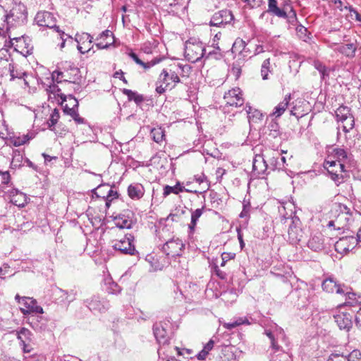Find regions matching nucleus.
I'll return each mask as SVG.
<instances>
[{"mask_svg":"<svg viewBox=\"0 0 361 361\" xmlns=\"http://www.w3.org/2000/svg\"><path fill=\"white\" fill-rule=\"evenodd\" d=\"M290 99V95H286L283 101L279 103L277 106L274 107L273 112L271 114V116H274L275 118H279L286 110Z\"/></svg>","mask_w":361,"mask_h":361,"instance_id":"5701e85b","label":"nucleus"},{"mask_svg":"<svg viewBox=\"0 0 361 361\" xmlns=\"http://www.w3.org/2000/svg\"><path fill=\"white\" fill-rule=\"evenodd\" d=\"M156 85H157L156 92H157V93H158L159 94H164L168 88L172 89L173 87H175V85H173L171 87H166V85H164L163 83L157 84L156 82Z\"/></svg>","mask_w":361,"mask_h":361,"instance_id":"6e6d98bb","label":"nucleus"},{"mask_svg":"<svg viewBox=\"0 0 361 361\" xmlns=\"http://www.w3.org/2000/svg\"><path fill=\"white\" fill-rule=\"evenodd\" d=\"M344 8L346 10H348L350 11V13H351V16L353 14H354L355 16L356 20L361 22V15L352 6H344Z\"/></svg>","mask_w":361,"mask_h":361,"instance_id":"680f3d73","label":"nucleus"},{"mask_svg":"<svg viewBox=\"0 0 361 361\" xmlns=\"http://www.w3.org/2000/svg\"><path fill=\"white\" fill-rule=\"evenodd\" d=\"M269 72H270V59H267L263 61L261 68V75L263 80L268 79Z\"/></svg>","mask_w":361,"mask_h":361,"instance_id":"c03bdc74","label":"nucleus"},{"mask_svg":"<svg viewBox=\"0 0 361 361\" xmlns=\"http://www.w3.org/2000/svg\"><path fill=\"white\" fill-rule=\"evenodd\" d=\"M245 111L247 116L248 121H250L251 119H262V114L257 109H253L252 106L249 105H246L244 108Z\"/></svg>","mask_w":361,"mask_h":361,"instance_id":"72a5a7b5","label":"nucleus"},{"mask_svg":"<svg viewBox=\"0 0 361 361\" xmlns=\"http://www.w3.org/2000/svg\"><path fill=\"white\" fill-rule=\"evenodd\" d=\"M190 51H194L195 54V56H191L190 59L192 61H197L203 57L207 58V49L200 44H193L192 47H187L186 53L188 56H190Z\"/></svg>","mask_w":361,"mask_h":361,"instance_id":"a211bd4d","label":"nucleus"},{"mask_svg":"<svg viewBox=\"0 0 361 361\" xmlns=\"http://www.w3.org/2000/svg\"><path fill=\"white\" fill-rule=\"evenodd\" d=\"M106 286L107 292L111 294H117L121 290L120 286L114 281H111V279L106 281Z\"/></svg>","mask_w":361,"mask_h":361,"instance_id":"79ce46f5","label":"nucleus"},{"mask_svg":"<svg viewBox=\"0 0 361 361\" xmlns=\"http://www.w3.org/2000/svg\"><path fill=\"white\" fill-rule=\"evenodd\" d=\"M204 209V207H202V208L197 209L192 212L191 221H190V224H189V228H190V233L194 232L195 228L197 225L198 219L202 216Z\"/></svg>","mask_w":361,"mask_h":361,"instance_id":"2f4dec72","label":"nucleus"},{"mask_svg":"<svg viewBox=\"0 0 361 361\" xmlns=\"http://www.w3.org/2000/svg\"><path fill=\"white\" fill-rule=\"evenodd\" d=\"M251 8L258 7L261 5L262 0H243Z\"/></svg>","mask_w":361,"mask_h":361,"instance_id":"338daca9","label":"nucleus"},{"mask_svg":"<svg viewBox=\"0 0 361 361\" xmlns=\"http://www.w3.org/2000/svg\"><path fill=\"white\" fill-rule=\"evenodd\" d=\"M60 36V39L62 40V42L60 44V48L63 49L65 47V44L66 42V39H64V37H67V38H70V42L72 43L73 41V39L71 36L65 33L63 31L61 30V32H58Z\"/></svg>","mask_w":361,"mask_h":361,"instance_id":"bf43d9fd","label":"nucleus"},{"mask_svg":"<svg viewBox=\"0 0 361 361\" xmlns=\"http://www.w3.org/2000/svg\"><path fill=\"white\" fill-rule=\"evenodd\" d=\"M314 67L317 69L320 73L321 78L322 80H325L329 75V68H328L325 65H324L319 61H314Z\"/></svg>","mask_w":361,"mask_h":361,"instance_id":"f704fd0d","label":"nucleus"},{"mask_svg":"<svg viewBox=\"0 0 361 361\" xmlns=\"http://www.w3.org/2000/svg\"><path fill=\"white\" fill-rule=\"evenodd\" d=\"M324 168L329 171L330 170V168H334L337 167L338 165V162L336 161V159H334L331 156V153L330 152V154H329L327 159L324 161Z\"/></svg>","mask_w":361,"mask_h":361,"instance_id":"49530a36","label":"nucleus"},{"mask_svg":"<svg viewBox=\"0 0 361 361\" xmlns=\"http://www.w3.org/2000/svg\"><path fill=\"white\" fill-rule=\"evenodd\" d=\"M128 194L130 198L139 200L144 195V188L140 184H131L128 188Z\"/></svg>","mask_w":361,"mask_h":361,"instance_id":"a878e982","label":"nucleus"},{"mask_svg":"<svg viewBox=\"0 0 361 361\" xmlns=\"http://www.w3.org/2000/svg\"><path fill=\"white\" fill-rule=\"evenodd\" d=\"M331 153L332 157L338 162V168L343 169L345 167L350 169L353 166L354 159L353 155L345 149L336 147L332 149Z\"/></svg>","mask_w":361,"mask_h":361,"instance_id":"39448f33","label":"nucleus"},{"mask_svg":"<svg viewBox=\"0 0 361 361\" xmlns=\"http://www.w3.org/2000/svg\"><path fill=\"white\" fill-rule=\"evenodd\" d=\"M350 168L345 167L341 169L338 167L330 168L328 173L330 174L331 179L335 182L336 185H339L344 180L345 176L343 173H347L350 171Z\"/></svg>","mask_w":361,"mask_h":361,"instance_id":"6ab92c4d","label":"nucleus"},{"mask_svg":"<svg viewBox=\"0 0 361 361\" xmlns=\"http://www.w3.org/2000/svg\"><path fill=\"white\" fill-rule=\"evenodd\" d=\"M66 73V79L63 80L65 82L74 83L78 84L77 90H79L80 87L78 85L79 82L81 80V75L80 69L76 67L73 63H68L67 66L64 68Z\"/></svg>","mask_w":361,"mask_h":361,"instance_id":"9b49d317","label":"nucleus"},{"mask_svg":"<svg viewBox=\"0 0 361 361\" xmlns=\"http://www.w3.org/2000/svg\"><path fill=\"white\" fill-rule=\"evenodd\" d=\"M13 63L8 61V59H4L0 57V73H4V70H8L9 65Z\"/></svg>","mask_w":361,"mask_h":361,"instance_id":"3c124183","label":"nucleus"},{"mask_svg":"<svg viewBox=\"0 0 361 361\" xmlns=\"http://www.w3.org/2000/svg\"><path fill=\"white\" fill-rule=\"evenodd\" d=\"M60 291L63 293L62 296H65V300L69 303L75 299V293L71 291L68 293L67 291L60 289Z\"/></svg>","mask_w":361,"mask_h":361,"instance_id":"4d7b16f0","label":"nucleus"},{"mask_svg":"<svg viewBox=\"0 0 361 361\" xmlns=\"http://www.w3.org/2000/svg\"><path fill=\"white\" fill-rule=\"evenodd\" d=\"M59 118V111L57 109H54L51 114L50 118L47 121L48 128L53 130L52 127L57 123Z\"/></svg>","mask_w":361,"mask_h":361,"instance_id":"37998d69","label":"nucleus"},{"mask_svg":"<svg viewBox=\"0 0 361 361\" xmlns=\"http://www.w3.org/2000/svg\"><path fill=\"white\" fill-rule=\"evenodd\" d=\"M233 16L229 10H221L215 13L210 20V25L220 27L231 23Z\"/></svg>","mask_w":361,"mask_h":361,"instance_id":"9d476101","label":"nucleus"},{"mask_svg":"<svg viewBox=\"0 0 361 361\" xmlns=\"http://www.w3.org/2000/svg\"><path fill=\"white\" fill-rule=\"evenodd\" d=\"M224 99L226 105L238 107L244 104L241 90L239 88L232 89L224 94Z\"/></svg>","mask_w":361,"mask_h":361,"instance_id":"1a4fd4ad","label":"nucleus"},{"mask_svg":"<svg viewBox=\"0 0 361 361\" xmlns=\"http://www.w3.org/2000/svg\"><path fill=\"white\" fill-rule=\"evenodd\" d=\"M354 126V118L353 116H350L347 121H344L342 128L343 130L345 133L348 132L350 129H352Z\"/></svg>","mask_w":361,"mask_h":361,"instance_id":"09e8293b","label":"nucleus"},{"mask_svg":"<svg viewBox=\"0 0 361 361\" xmlns=\"http://www.w3.org/2000/svg\"><path fill=\"white\" fill-rule=\"evenodd\" d=\"M335 322L340 330L348 332L353 327V317L348 312H338L334 315Z\"/></svg>","mask_w":361,"mask_h":361,"instance_id":"f8f14e48","label":"nucleus"},{"mask_svg":"<svg viewBox=\"0 0 361 361\" xmlns=\"http://www.w3.org/2000/svg\"><path fill=\"white\" fill-rule=\"evenodd\" d=\"M150 135L153 140L157 143H160L165 137L164 130L161 128H154L152 129Z\"/></svg>","mask_w":361,"mask_h":361,"instance_id":"e433bc0d","label":"nucleus"},{"mask_svg":"<svg viewBox=\"0 0 361 361\" xmlns=\"http://www.w3.org/2000/svg\"><path fill=\"white\" fill-rule=\"evenodd\" d=\"M268 12L279 17L286 18L287 13L277 6V0H268Z\"/></svg>","mask_w":361,"mask_h":361,"instance_id":"bb28decb","label":"nucleus"},{"mask_svg":"<svg viewBox=\"0 0 361 361\" xmlns=\"http://www.w3.org/2000/svg\"><path fill=\"white\" fill-rule=\"evenodd\" d=\"M286 18H288V21L290 23H293L295 21L297 20L296 13L292 7L290 8V11L289 12L288 15L287 14Z\"/></svg>","mask_w":361,"mask_h":361,"instance_id":"774afa93","label":"nucleus"},{"mask_svg":"<svg viewBox=\"0 0 361 361\" xmlns=\"http://www.w3.org/2000/svg\"><path fill=\"white\" fill-rule=\"evenodd\" d=\"M231 73L235 75L236 78H238L241 73V68L240 66L233 63L231 69Z\"/></svg>","mask_w":361,"mask_h":361,"instance_id":"0e129e2a","label":"nucleus"},{"mask_svg":"<svg viewBox=\"0 0 361 361\" xmlns=\"http://www.w3.org/2000/svg\"><path fill=\"white\" fill-rule=\"evenodd\" d=\"M12 142L14 146H20L27 142V138L24 137L23 135L22 137H13Z\"/></svg>","mask_w":361,"mask_h":361,"instance_id":"13d9d810","label":"nucleus"},{"mask_svg":"<svg viewBox=\"0 0 361 361\" xmlns=\"http://www.w3.org/2000/svg\"><path fill=\"white\" fill-rule=\"evenodd\" d=\"M327 361H345V357L344 355L339 353H332L329 357Z\"/></svg>","mask_w":361,"mask_h":361,"instance_id":"052dcab7","label":"nucleus"},{"mask_svg":"<svg viewBox=\"0 0 361 361\" xmlns=\"http://www.w3.org/2000/svg\"><path fill=\"white\" fill-rule=\"evenodd\" d=\"M170 350H173L176 352L178 355H185V354L188 356L192 354V350L190 349H180L176 346H171Z\"/></svg>","mask_w":361,"mask_h":361,"instance_id":"864d4df0","label":"nucleus"},{"mask_svg":"<svg viewBox=\"0 0 361 361\" xmlns=\"http://www.w3.org/2000/svg\"><path fill=\"white\" fill-rule=\"evenodd\" d=\"M23 159V154L20 150L16 149L13 152V158L11 163L12 168H17L21 166Z\"/></svg>","mask_w":361,"mask_h":361,"instance_id":"58836bf2","label":"nucleus"},{"mask_svg":"<svg viewBox=\"0 0 361 361\" xmlns=\"http://www.w3.org/2000/svg\"><path fill=\"white\" fill-rule=\"evenodd\" d=\"M212 47L214 49L212 51H207V59L209 57H214L215 59H221L223 57V54L221 52L220 48L218 45V42L212 41Z\"/></svg>","mask_w":361,"mask_h":361,"instance_id":"4c0bfd02","label":"nucleus"},{"mask_svg":"<svg viewBox=\"0 0 361 361\" xmlns=\"http://www.w3.org/2000/svg\"><path fill=\"white\" fill-rule=\"evenodd\" d=\"M268 135L271 138H277L281 135L280 127L278 123L271 121L268 126Z\"/></svg>","mask_w":361,"mask_h":361,"instance_id":"c9c22d12","label":"nucleus"},{"mask_svg":"<svg viewBox=\"0 0 361 361\" xmlns=\"http://www.w3.org/2000/svg\"><path fill=\"white\" fill-rule=\"evenodd\" d=\"M322 287L323 290L327 293H332L336 292L337 294L340 295L345 293L343 288L345 286H341L340 283H338L333 277H329L324 279L322 282Z\"/></svg>","mask_w":361,"mask_h":361,"instance_id":"dca6fc26","label":"nucleus"},{"mask_svg":"<svg viewBox=\"0 0 361 361\" xmlns=\"http://www.w3.org/2000/svg\"><path fill=\"white\" fill-rule=\"evenodd\" d=\"M180 81V78L175 71L164 68L159 74L157 83H163L166 85V87H171L172 82L176 84Z\"/></svg>","mask_w":361,"mask_h":361,"instance_id":"ddd939ff","label":"nucleus"},{"mask_svg":"<svg viewBox=\"0 0 361 361\" xmlns=\"http://www.w3.org/2000/svg\"><path fill=\"white\" fill-rule=\"evenodd\" d=\"M293 224L290 225L288 228V238L291 243H297L302 240V231L300 227L295 224L293 221Z\"/></svg>","mask_w":361,"mask_h":361,"instance_id":"aec40b11","label":"nucleus"},{"mask_svg":"<svg viewBox=\"0 0 361 361\" xmlns=\"http://www.w3.org/2000/svg\"><path fill=\"white\" fill-rule=\"evenodd\" d=\"M166 323L163 324L162 322L156 323L153 326V333L157 341L160 345L158 349V353L160 355L161 353L165 354L170 350L171 346H169V337L166 328Z\"/></svg>","mask_w":361,"mask_h":361,"instance_id":"f03ea898","label":"nucleus"},{"mask_svg":"<svg viewBox=\"0 0 361 361\" xmlns=\"http://www.w3.org/2000/svg\"><path fill=\"white\" fill-rule=\"evenodd\" d=\"M184 190L186 191V192H193L195 194H197V193L200 192H198L197 190L192 191V190H190L188 189H185V188L181 186L180 183L178 182L176 183V185H174V186L166 185L164 188L163 195H164V197L168 196L171 193H174V194L178 195L179 192H183Z\"/></svg>","mask_w":361,"mask_h":361,"instance_id":"b1692460","label":"nucleus"},{"mask_svg":"<svg viewBox=\"0 0 361 361\" xmlns=\"http://www.w3.org/2000/svg\"><path fill=\"white\" fill-rule=\"evenodd\" d=\"M122 92L128 97L129 101H134L137 105H140L144 101L143 96L137 92L128 89H123Z\"/></svg>","mask_w":361,"mask_h":361,"instance_id":"c756f323","label":"nucleus"},{"mask_svg":"<svg viewBox=\"0 0 361 361\" xmlns=\"http://www.w3.org/2000/svg\"><path fill=\"white\" fill-rule=\"evenodd\" d=\"M63 77H66L64 72L58 70L54 71L51 74L53 80L56 81L57 83L61 82L62 80H59V78H63Z\"/></svg>","mask_w":361,"mask_h":361,"instance_id":"603ef678","label":"nucleus"},{"mask_svg":"<svg viewBox=\"0 0 361 361\" xmlns=\"http://www.w3.org/2000/svg\"><path fill=\"white\" fill-rule=\"evenodd\" d=\"M85 303L90 310L94 312H104L110 307L109 300L99 295L92 296L87 299Z\"/></svg>","mask_w":361,"mask_h":361,"instance_id":"0eeeda50","label":"nucleus"},{"mask_svg":"<svg viewBox=\"0 0 361 361\" xmlns=\"http://www.w3.org/2000/svg\"><path fill=\"white\" fill-rule=\"evenodd\" d=\"M128 55L137 64L142 66L145 69H149L161 61V58H155L149 62L145 63L133 51L130 52Z\"/></svg>","mask_w":361,"mask_h":361,"instance_id":"393cba45","label":"nucleus"},{"mask_svg":"<svg viewBox=\"0 0 361 361\" xmlns=\"http://www.w3.org/2000/svg\"><path fill=\"white\" fill-rule=\"evenodd\" d=\"M30 319V320L29 323L33 329H35L36 331H41V330L45 329L46 323L41 322V321L43 320L42 317L34 316V317H32V318Z\"/></svg>","mask_w":361,"mask_h":361,"instance_id":"473e14b6","label":"nucleus"},{"mask_svg":"<svg viewBox=\"0 0 361 361\" xmlns=\"http://www.w3.org/2000/svg\"><path fill=\"white\" fill-rule=\"evenodd\" d=\"M345 361H361V352L359 350H353L347 355H344Z\"/></svg>","mask_w":361,"mask_h":361,"instance_id":"de8ad7c7","label":"nucleus"},{"mask_svg":"<svg viewBox=\"0 0 361 361\" xmlns=\"http://www.w3.org/2000/svg\"><path fill=\"white\" fill-rule=\"evenodd\" d=\"M184 244L179 238H172L166 241L162 247V250L168 256H180L184 248Z\"/></svg>","mask_w":361,"mask_h":361,"instance_id":"6e6552de","label":"nucleus"},{"mask_svg":"<svg viewBox=\"0 0 361 361\" xmlns=\"http://www.w3.org/2000/svg\"><path fill=\"white\" fill-rule=\"evenodd\" d=\"M0 16L6 30L24 25L27 22V10L25 5L21 2L13 1L9 10H5L0 5Z\"/></svg>","mask_w":361,"mask_h":361,"instance_id":"f257e3e1","label":"nucleus"},{"mask_svg":"<svg viewBox=\"0 0 361 361\" xmlns=\"http://www.w3.org/2000/svg\"><path fill=\"white\" fill-rule=\"evenodd\" d=\"M35 21L39 26L54 29L56 32H61L59 26L56 25V18L48 11H39L35 16Z\"/></svg>","mask_w":361,"mask_h":361,"instance_id":"423d86ee","label":"nucleus"},{"mask_svg":"<svg viewBox=\"0 0 361 361\" xmlns=\"http://www.w3.org/2000/svg\"><path fill=\"white\" fill-rule=\"evenodd\" d=\"M253 171L258 174L264 173L268 169L267 161L262 155H256L252 164Z\"/></svg>","mask_w":361,"mask_h":361,"instance_id":"412c9836","label":"nucleus"},{"mask_svg":"<svg viewBox=\"0 0 361 361\" xmlns=\"http://www.w3.org/2000/svg\"><path fill=\"white\" fill-rule=\"evenodd\" d=\"M270 164L271 165V169L275 170L277 169H281V163L277 159V157H273L269 160Z\"/></svg>","mask_w":361,"mask_h":361,"instance_id":"e2e57ef3","label":"nucleus"},{"mask_svg":"<svg viewBox=\"0 0 361 361\" xmlns=\"http://www.w3.org/2000/svg\"><path fill=\"white\" fill-rule=\"evenodd\" d=\"M71 116L75 121V123L78 124L85 123V119L80 117L79 114L78 113V109H75L74 111H72Z\"/></svg>","mask_w":361,"mask_h":361,"instance_id":"5fc2aeb1","label":"nucleus"},{"mask_svg":"<svg viewBox=\"0 0 361 361\" xmlns=\"http://www.w3.org/2000/svg\"><path fill=\"white\" fill-rule=\"evenodd\" d=\"M22 304L25 308H20V311L24 315L30 313H43L42 307L37 305V302L35 299L28 297H22Z\"/></svg>","mask_w":361,"mask_h":361,"instance_id":"4468645a","label":"nucleus"},{"mask_svg":"<svg viewBox=\"0 0 361 361\" xmlns=\"http://www.w3.org/2000/svg\"><path fill=\"white\" fill-rule=\"evenodd\" d=\"M134 239L132 234H126L123 239L114 241L112 247L123 255H134L136 252L135 245L133 244Z\"/></svg>","mask_w":361,"mask_h":361,"instance_id":"7ed1b4c3","label":"nucleus"},{"mask_svg":"<svg viewBox=\"0 0 361 361\" xmlns=\"http://www.w3.org/2000/svg\"><path fill=\"white\" fill-rule=\"evenodd\" d=\"M102 189H107L106 196H103L104 198L106 197V205L109 207L110 202L114 200L118 197V192L116 190H114L112 188L109 187V185H99L96 190H102Z\"/></svg>","mask_w":361,"mask_h":361,"instance_id":"c85d7f7f","label":"nucleus"},{"mask_svg":"<svg viewBox=\"0 0 361 361\" xmlns=\"http://www.w3.org/2000/svg\"><path fill=\"white\" fill-rule=\"evenodd\" d=\"M265 334L267 336V337L269 338V340L271 341V348L275 352L279 351L281 349V347L279 345H278V343L276 342L274 333L273 331H271V330H265Z\"/></svg>","mask_w":361,"mask_h":361,"instance_id":"a19ab883","label":"nucleus"},{"mask_svg":"<svg viewBox=\"0 0 361 361\" xmlns=\"http://www.w3.org/2000/svg\"><path fill=\"white\" fill-rule=\"evenodd\" d=\"M93 37L87 32H83L80 35L77 34L75 37V41L78 42V49L82 53L85 54L89 51L91 49V44Z\"/></svg>","mask_w":361,"mask_h":361,"instance_id":"2eb2a0df","label":"nucleus"},{"mask_svg":"<svg viewBox=\"0 0 361 361\" xmlns=\"http://www.w3.org/2000/svg\"><path fill=\"white\" fill-rule=\"evenodd\" d=\"M355 324L356 327L361 331V308H360L355 316Z\"/></svg>","mask_w":361,"mask_h":361,"instance_id":"69168bd1","label":"nucleus"},{"mask_svg":"<svg viewBox=\"0 0 361 361\" xmlns=\"http://www.w3.org/2000/svg\"><path fill=\"white\" fill-rule=\"evenodd\" d=\"M13 333L16 334L18 340L20 341V343H31L32 340V332L25 327H22L19 330H16L15 331H13Z\"/></svg>","mask_w":361,"mask_h":361,"instance_id":"cd10ccee","label":"nucleus"},{"mask_svg":"<svg viewBox=\"0 0 361 361\" xmlns=\"http://www.w3.org/2000/svg\"><path fill=\"white\" fill-rule=\"evenodd\" d=\"M341 51L348 56H354L356 51V47L353 43L347 44L342 47Z\"/></svg>","mask_w":361,"mask_h":361,"instance_id":"a18cd8bd","label":"nucleus"},{"mask_svg":"<svg viewBox=\"0 0 361 361\" xmlns=\"http://www.w3.org/2000/svg\"><path fill=\"white\" fill-rule=\"evenodd\" d=\"M8 71L11 77V80H14L15 78H25L27 75L26 72L21 69H16L13 63L12 65H9ZM24 82L26 85H28L25 79H24Z\"/></svg>","mask_w":361,"mask_h":361,"instance_id":"7c9ffc66","label":"nucleus"},{"mask_svg":"<svg viewBox=\"0 0 361 361\" xmlns=\"http://www.w3.org/2000/svg\"><path fill=\"white\" fill-rule=\"evenodd\" d=\"M307 246L314 252H319L324 249V238L321 233H316L311 236L307 242Z\"/></svg>","mask_w":361,"mask_h":361,"instance_id":"f3484780","label":"nucleus"},{"mask_svg":"<svg viewBox=\"0 0 361 361\" xmlns=\"http://www.w3.org/2000/svg\"><path fill=\"white\" fill-rule=\"evenodd\" d=\"M116 227L123 229H130L136 224V218L133 211L126 209L114 217Z\"/></svg>","mask_w":361,"mask_h":361,"instance_id":"20e7f679","label":"nucleus"},{"mask_svg":"<svg viewBox=\"0 0 361 361\" xmlns=\"http://www.w3.org/2000/svg\"><path fill=\"white\" fill-rule=\"evenodd\" d=\"M58 97L61 98V99L62 100V103L63 102H66L67 99L68 100V102H72L73 103V106L71 107H70L68 104H66L63 106V110L66 114L71 116L72 111H74L75 109L78 108V101L72 94L66 95L64 94H58Z\"/></svg>","mask_w":361,"mask_h":361,"instance_id":"4be33fe9","label":"nucleus"},{"mask_svg":"<svg viewBox=\"0 0 361 361\" xmlns=\"http://www.w3.org/2000/svg\"><path fill=\"white\" fill-rule=\"evenodd\" d=\"M243 207V210L240 212L239 216L240 218H248L249 216H250V214H249L250 207V202H244Z\"/></svg>","mask_w":361,"mask_h":361,"instance_id":"8fccbe9b","label":"nucleus"},{"mask_svg":"<svg viewBox=\"0 0 361 361\" xmlns=\"http://www.w3.org/2000/svg\"><path fill=\"white\" fill-rule=\"evenodd\" d=\"M246 45L247 44L244 40L240 38H237L233 44L231 50L233 53H241L245 50Z\"/></svg>","mask_w":361,"mask_h":361,"instance_id":"ea45409f","label":"nucleus"}]
</instances>
